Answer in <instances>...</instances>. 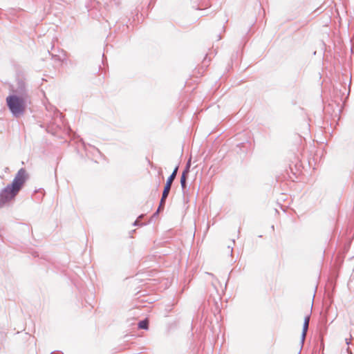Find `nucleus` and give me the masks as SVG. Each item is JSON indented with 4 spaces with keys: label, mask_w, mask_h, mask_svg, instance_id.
Listing matches in <instances>:
<instances>
[{
    "label": "nucleus",
    "mask_w": 354,
    "mask_h": 354,
    "mask_svg": "<svg viewBox=\"0 0 354 354\" xmlns=\"http://www.w3.org/2000/svg\"><path fill=\"white\" fill-rule=\"evenodd\" d=\"M164 202H165V201H163V200L160 201V206H159V207L158 209V212L160 211V208L163 206Z\"/></svg>",
    "instance_id": "obj_8"
},
{
    "label": "nucleus",
    "mask_w": 354,
    "mask_h": 354,
    "mask_svg": "<svg viewBox=\"0 0 354 354\" xmlns=\"http://www.w3.org/2000/svg\"><path fill=\"white\" fill-rule=\"evenodd\" d=\"M185 182H186L185 174L183 173L182 176H181V178H180V183H181V185H182L183 187H185Z\"/></svg>",
    "instance_id": "obj_7"
},
{
    "label": "nucleus",
    "mask_w": 354,
    "mask_h": 354,
    "mask_svg": "<svg viewBox=\"0 0 354 354\" xmlns=\"http://www.w3.org/2000/svg\"><path fill=\"white\" fill-rule=\"evenodd\" d=\"M28 174L24 169L18 171L12 182L8 185L1 192L3 199H12L15 198L23 187L26 180Z\"/></svg>",
    "instance_id": "obj_1"
},
{
    "label": "nucleus",
    "mask_w": 354,
    "mask_h": 354,
    "mask_svg": "<svg viewBox=\"0 0 354 354\" xmlns=\"http://www.w3.org/2000/svg\"><path fill=\"white\" fill-rule=\"evenodd\" d=\"M177 171H178V167H176L175 169L174 170L173 173L168 178L165 185H169V186H170V187L171 186V184H172L174 180L176 178V174H177Z\"/></svg>",
    "instance_id": "obj_4"
},
{
    "label": "nucleus",
    "mask_w": 354,
    "mask_h": 354,
    "mask_svg": "<svg viewBox=\"0 0 354 354\" xmlns=\"http://www.w3.org/2000/svg\"><path fill=\"white\" fill-rule=\"evenodd\" d=\"M170 189H171V187L169 186V185H165L161 199H166V198L168 196V194L169 193Z\"/></svg>",
    "instance_id": "obj_5"
},
{
    "label": "nucleus",
    "mask_w": 354,
    "mask_h": 354,
    "mask_svg": "<svg viewBox=\"0 0 354 354\" xmlns=\"http://www.w3.org/2000/svg\"><path fill=\"white\" fill-rule=\"evenodd\" d=\"M310 317V310H308L304 316V326H303V332H302L303 339L305 338L308 328Z\"/></svg>",
    "instance_id": "obj_3"
},
{
    "label": "nucleus",
    "mask_w": 354,
    "mask_h": 354,
    "mask_svg": "<svg viewBox=\"0 0 354 354\" xmlns=\"http://www.w3.org/2000/svg\"><path fill=\"white\" fill-rule=\"evenodd\" d=\"M7 105L12 113L18 116L24 113L26 109V102L24 97L10 95L6 98Z\"/></svg>",
    "instance_id": "obj_2"
},
{
    "label": "nucleus",
    "mask_w": 354,
    "mask_h": 354,
    "mask_svg": "<svg viewBox=\"0 0 354 354\" xmlns=\"http://www.w3.org/2000/svg\"><path fill=\"white\" fill-rule=\"evenodd\" d=\"M148 325H149V322L147 319L142 320V321L140 322L138 324L139 328H142V329H147Z\"/></svg>",
    "instance_id": "obj_6"
}]
</instances>
